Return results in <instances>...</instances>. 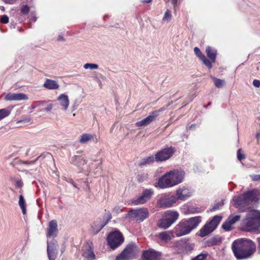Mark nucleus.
Returning a JSON list of instances; mask_svg holds the SVG:
<instances>
[{"label": "nucleus", "instance_id": "f257e3e1", "mask_svg": "<svg viewBox=\"0 0 260 260\" xmlns=\"http://www.w3.org/2000/svg\"><path fill=\"white\" fill-rule=\"evenodd\" d=\"M260 199V191L256 189L249 190L243 194L233 197V205L240 212H247L248 206Z\"/></svg>", "mask_w": 260, "mask_h": 260}, {"label": "nucleus", "instance_id": "f03ea898", "mask_svg": "<svg viewBox=\"0 0 260 260\" xmlns=\"http://www.w3.org/2000/svg\"><path fill=\"white\" fill-rule=\"evenodd\" d=\"M235 256L237 259H241L250 257L255 251V245L249 239H238L235 240L232 245Z\"/></svg>", "mask_w": 260, "mask_h": 260}, {"label": "nucleus", "instance_id": "7ed1b4c3", "mask_svg": "<svg viewBox=\"0 0 260 260\" xmlns=\"http://www.w3.org/2000/svg\"><path fill=\"white\" fill-rule=\"evenodd\" d=\"M240 228L245 232H260V212L252 210L247 213L245 217L241 221Z\"/></svg>", "mask_w": 260, "mask_h": 260}, {"label": "nucleus", "instance_id": "20e7f679", "mask_svg": "<svg viewBox=\"0 0 260 260\" xmlns=\"http://www.w3.org/2000/svg\"><path fill=\"white\" fill-rule=\"evenodd\" d=\"M184 174V172L181 170L171 171L159 179L157 185L160 188L175 186L182 182Z\"/></svg>", "mask_w": 260, "mask_h": 260}, {"label": "nucleus", "instance_id": "39448f33", "mask_svg": "<svg viewBox=\"0 0 260 260\" xmlns=\"http://www.w3.org/2000/svg\"><path fill=\"white\" fill-rule=\"evenodd\" d=\"M200 216L191 217L187 220H181L173 229V232L176 237H180L189 234L200 223Z\"/></svg>", "mask_w": 260, "mask_h": 260}, {"label": "nucleus", "instance_id": "423d86ee", "mask_svg": "<svg viewBox=\"0 0 260 260\" xmlns=\"http://www.w3.org/2000/svg\"><path fill=\"white\" fill-rule=\"evenodd\" d=\"M179 215L176 211L167 210L162 214V217L158 220L157 226L162 229H167L178 219Z\"/></svg>", "mask_w": 260, "mask_h": 260}, {"label": "nucleus", "instance_id": "0eeeda50", "mask_svg": "<svg viewBox=\"0 0 260 260\" xmlns=\"http://www.w3.org/2000/svg\"><path fill=\"white\" fill-rule=\"evenodd\" d=\"M222 217L219 215L214 216L213 218L207 222L200 230L199 236L204 237L212 233L220 223Z\"/></svg>", "mask_w": 260, "mask_h": 260}, {"label": "nucleus", "instance_id": "6e6552de", "mask_svg": "<svg viewBox=\"0 0 260 260\" xmlns=\"http://www.w3.org/2000/svg\"><path fill=\"white\" fill-rule=\"evenodd\" d=\"M136 246L132 243L127 245L123 250L116 257L115 260H130L135 257Z\"/></svg>", "mask_w": 260, "mask_h": 260}, {"label": "nucleus", "instance_id": "1a4fd4ad", "mask_svg": "<svg viewBox=\"0 0 260 260\" xmlns=\"http://www.w3.org/2000/svg\"><path fill=\"white\" fill-rule=\"evenodd\" d=\"M124 241V238L119 231L112 232L108 235L107 242L110 247L114 249L119 246Z\"/></svg>", "mask_w": 260, "mask_h": 260}, {"label": "nucleus", "instance_id": "9d476101", "mask_svg": "<svg viewBox=\"0 0 260 260\" xmlns=\"http://www.w3.org/2000/svg\"><path fill=\"white\" fill-rule=\"evenodd\" d=\"M149 215V212L146 208H139L137 209H133L130 210L126 216L132 219H136L140 222L143 221L147 218Z\"/></svg>", "mask_w": 260, "mask_h": 260}, {"label": "nucleus", "instance_id": "9b49d317", "mask_svg": "<svg viewBox=\"0 0 260 260\" xmlns=\"http://www.w3.org/2000/svg\"><path fill=\"white\" fill-rule=\"evenodd\" d=\"M175 151V148L172 146L165 147L156 153L155 160L157 162L166 161L169 159Z\"/></svg>", "mask_w": 260, "mask_h": 260}, {"label": "nucleus", "instance_id": "f8f14e48", "mask_svg": "<svg viewBox=\"0 0 260 260\" xmlns=\"http://www.w3.org/2000/svg\"><path fill=\"white\" fill-rule=\"evenodd\" d=\"M153 193L154 191L152 188L145 189L140 196L133 199L132 203L134 205L144 204L151 198Z\"/></svg>", "mask_w": 260, "mask_h": 260}, {"label": "nucleus", "instance_id": "ddd939ff", "mask_svg": "<svg viewBox=\"0 0 260 260\" xmlns=\"http://www.w3.org/2000/svg\"><path fill=\"white\" fill-rule=\"evenodd\" d=\"M165 110V108H161L157 110L151 112L147 117L137 122L136 123V125L138 127L148 125L152 122L155 121L156 118L159 115L160 113Z\"/></svg>", "mask_w": 260, "mask_h": 260}, {"label": "nucleus", "instance_id": "4468645a", "mask_svg": "<svg viewBox=\"0 0 260 260\" xmlns=\"http://www.w3.org/2000/svg\"><path fill=\"white\" fill-rule=\"evenodd\" d=\"M165 110V108H161L157 110L151 112L147 117L137 122L136 123V125L138 127L148 125L152 122L155 121L156 118L159 115L160 113Z\"/></svg>", "mask_w": 260, "mask_h": 260}, {"label": "nucleus", "instance_id": "2eb2a0df", "mask_svg": "<svg viewBox=\"0 0 260 260\" xmlns=\"http://www.w3.org/2000/svg\"><path fill=\"white\" fill-rule=\"evenodd\" d=\"M47 247V252L48 259L49 260H55L58 255V245L56 240L52 239L50 241L48 240Z\"/></svg>", "mask_w": 260, "mask_h": 260}, {"label": "nucleus", "instance_id": "dca6fc26", "mask_svg": "<svg viewBox=\"0 0 260 260\" xmlns=\"http://www.w3.org/2000/svg\"><path fill=\"white\" fill-rule=\"evenodd\" d=\"M177 199L174 195L166 194L158 201V206L160 208H169L173 206Z\"/></svg>", "mask_w": 260, "mask_h": 260}, {"label": "nucleus", "instance_id": "f3484780", "mask_svg": "<svg viewBox=\"0 0 260 260\" xmlns=\"http://www.w3.org/2000/svg\"><path fill=\"white\" fill-rule=\"evenodd\" d=\"M82 255L83 260H94L95 259V255L93 252V243L91 241L87 242L83 249Z\"/></svg>", "mask_w": 260, "mask_h": 260}, {"label": "nucleus", "instance_id": "a211bd4d", "mask_svg": "<svg viewBox=\"0 0 260 260\" xmlns=\"http://www.w3.org/2000/svg\"><path fill=\"white\" fill-rule=\"evenodd\" d=\"M161 253L153 249L144 250L142 254L143 260H160Z\"/></svg>", "mask_w": 260, "mask_h": 260}, {"label": "nucleus", "instance_id": "6ab92c4d", "mask_svg": "<svg viewBox=\"0 0 260 260\" xmlns=\"http://www.w3.org/2000/svg\"><path fill=\"white\" fill-rule=\"evenodd\" d=\"M83 152V151H77L76 154L71 158V163L78 167H81L86 164L87 161L85 158L82 156V154Z\"/></svg>", "mask_w": 260, "mask_h": 260}, {"label": "nucleus", "instance_id": "aec40b11", "mask_svg": "<svg viewBox=\"0 0 260 260\" xmlns=\"http://www.w3.org/2000/svg\"><path fill=\"white\" fill-rule=\"evenodd\" d=\"M58 233L57 223L55 220H51L47 229L46 236L48 238H55Z\"/></svg>", "mask_w": 260, "mask_h": 260}, {"label": "nucleus", "instance_id": "412c9836", "mask_svg": "<svg viewBox=\"0 0 260 260\" xmlns=\"http://www.w3.org/2000/svg\"><path fill=\"white\" fill-rule=\"evenodd\" d=\"M105 217L106 218V221H103L102 223L97 224H94V225L92 226L93 233L94 234H98L112 218L111 214L109 211H108L105 213Z\"/></svg>", "mask_w": 260, "mask_h": 260}, {"label": "nucleus", "instance_id": "4be33fe9", "mask_svg": "<svg viewBox=\"0 0 260 260\" xmlns=\"http://www.w3.org/2000/svg\"><path fill=\"white\" fill-rule=\"evenodd\" d=\"M191 196L189 189L184 187L178 188L176 191V198L177 200L185 201Z\"/></svg>", "mask_w": 260, "mask_h": 260}, {"label": "nucleus", "instance_id": "5701e85b", "mask_svg": "<svg viewBox=\"0 0 260 260\" xmlns=\"http://www.w3.org/2000/svg\"><path fill=\"white\" fill-rule=\"evenodd\" d=\"M173 234V230L166 231L158 233L156 237L161 241L168 242L174 237Z\"/></svg>", "mask_w": 260, "mask_h": 260}, {"label": "nucleus", "instance_id": "b1692460", "mask_svg": "<svg viewBox=\"0 0 260 260\" xmlns=\"http://www.w3.org/2000/svg\"><path fill=\"white\" fill-rule=\"evenodd\" d=\"M194 52L197 56L209 69H211L212 68V65L210 60L203 54H202L198 47H196L194 48Z\"/></svg>", "mask_w": 260, "mask_h": 260}, {"label": "nucleus", "instance_id": "393cba45", "mask_svg": "<svg viewBox=\"0 0 260 260\" xmlns=\"http://www.w3.org/2000/svg\"><path fill=\"white\" fill-rule=\"evenodd\" d=\"M28 99L27 96L24 93H9L6 94L5 100L6 101H21Z\"/></svg>", "mask_w": 260, "mask_h": 260}, {"label": "nucleus", "instance_id": "a878e982", "mask_svg": "<svg viewBox=\"0 0 260 260\" xmlns=\"http://www.w3.org/2000/svg\"><path fill=\"white\" fill-rule=\"evenodd\" d=\"M57 101L61 109L64 111H66L69 106V99L67 95L65 94H60L57 98Z\"/></svg>", "mask_w": 260, "mask_h": 260}, {"label": "nucleus", "instance_id": "bb28decb", "mask_svg": "<svg viewBox=\"0 0 260 260\" xmlns=\"http://www.w3.org/2000/svg\"><path fill=\"white\" fill-rule=\"evenodd\" d=\"M97 141V138L95 134L85 133L80 136L79 142L81 144H86L92 141Z\"/></svg>", "mask_w": 260, "mask_h": 260}, {"label": "nucleus", "instance_id": "cd10ccee", "mask_svg": "<svg viewBox=\"0 0 260 260\" xmlns=\"http://www.w3.org/2000/svg\"><path fill=\"white\" fill-rule=\"evenodd\" d=\"M43 86L49 90L58 89L59 87V85L56 81L50 79H46Z\"/></svg>", "mask_w": 260, "mask_h": 260}, {"label": "nucleus", "instance_id": "c85d7f7f", "mask_svg": "<svg viewBox=\"0 0 260 260\" xmlns=\"http://www.w3.org/2000/svg\"><path fill=\"white\" fill-rule=\"evenodd\" d=\"M206 52L207 55V56L209 57V58L210 60V62L212 63V62L214 63L215 62L216 55H217V51L215 49L208 46L206 48Z\"/></svg>", "mask_w": 260, "mask_h": 260}, {"label": "nucleus", "instance_id": "c756f323", "mask_svg": "<svg viewBox=\"0 0 260 260\" xmlns=\"http://www.w3.org/2000/svg\"><path fill=\"white\" fill-rule=\"evenodd\" d=\"M178 244L181 246L186 252H190L194 248V244L189 243L186 239L180 240Z\"/></svg>", "mask_w": 260, "mask_h": 260}, {"label": "nucleus", "instance_id": "7c9ffc66", "mask_svg": "<svg viewBox=\"0 0 260 260\" xmlns=\"http://www.w3.org/2000/svg\"><path fill=\"white\" fill-rule=\"evenodd\" d=\"M221 242V239L217 236L211 238L207 241V245L208 246H213L217 245Z\"/></svg>", "mask_w": 260, "mask_h": 260}, {"label": "nucleus", "instance_id": "2f4dec72", "mask_svg": "<svg viewBox=\"0 0 260 260\" xmlns=\"http://www.w3.org/2000/svg\"><path fill=\"white\" fill-rule=\"evenodd\" d=\"M155 160V157L153 156H149L146 158H144L141 160L140 161L139 165L140 166H146L147 165H150L154 162Z\"/></svg>", "mask_w": 260, "mask_h": 260}, {"label": "nucleus", "instance_id": "473e14b6", "mask_svg": "<svg viewBox=\"0 0 260 260\" xmlns=\"http://www.w3.org/2000/svg\"><path fill=\"white\" fill-rule=\"evenodd\" d=\"M19 205L22 210L23 214H25L26 212V203L24 197L21 194L19 196Z\"/></svg>", "mask_w": 260, "mask_h": 260}, {"label": "nucleus", "instance_id": "72a5a7b5", "mask_svg": "<svg viewBox=\"0 0 260 260\" xmlns=\"http://www.w3.org/2000/svg\"><path fill=\"white\" fill-rule=\"evenodd\" d=\"M12 111V108L8 107L0 109V120L8 116Z\"/></svg>", "mask_w": 260, "mask_h": 260}, {"label": "nucleus", "instance_id": "f704fd0d", "mask_svg": "<svg viewBox=\"0 0 260 260\" xmlns=\"http://www.w3.org/2000/svg\"><path fill=\"white\" fill-rule=\"evenodd\" d=\"M222 228L226 231H230L233 228V224L228 219L223 223Z\"/></svg>", "mask_w": 260, "mask_h": 260}, {"label": "nucleus", "instance_id": "c9c22d12", "mask_svg": "<svg viewBox=\"0 0 260 260\" xmlns=\"http://www.w3.org/2000/svg\"><path fill=\"white\" fill-rule=\"evenodd\" d=\"M172 15L171 11H170L169 10H167L166 11V12L164 14V16L163 17L162 21L170 22L172 19Z\"/></svg>", "mask_w": 260, "mask_h": 260}, {"label": "nucleus", "instance_id": "e433bc0d", "mask_svg": "<svg viewBox=\"0 0 260 260\" xmlns=\"http://www.w3.org/2000/svg\"><path fill=\"white\" fill-rule=\"evenodd\" d=\"M83 68L85 69L94 70L99 68V66L95 63H87L84 64Z\"/></svg>", "mask_w": 260, "mask_h": 260}, {"label": "nucleus", "instance_id": "4c0bfd02", "mask_svg": "<svg viewBox=\"0 0 260 260\" xmlns=\"http://www.w3.org/2000/svg\"><path fill=\"white\" fill-rule=\"evenodd\" d=\"M240 219V215H236L234 216H230L229 218L227 219L233 225L235 222L239 220Z\"/></svg>", "mask_w": 260, "mask_h": 260}, {"label": "nucleus", "instance_id": "58836bf2", "mask_svg": "<svg viewBox=\"0 0 260 260\" xmlns=\"http://www.w3.org/2000/svg\"><path fill=\"white\" fill-rule=\"evenodd\" d=\"M213 79L214 81V83H215V85L216 86V87H217L218 88H220L222 86L223 83L224 82L223 80H221L220 79H218L215 77H213Z\"/></svg>", "mask_w": 260, "mask_h": 260}, {"label": "nucleus", "instance_id": "ea45409f", "mask_svg": "<svg viewBox=\"0 0 260 260\" xmlns=\"http://www.w3.org/2000/svg\"><path fill=\"white\" fill-rule=\"evenodd\" d=\"M207 256V253H201L191 260H205Z\"/></svg>", "mask_w": 260, "mask_h": 260}, {"label": "nucleus", "instance_id": "a19ab883", "mask_svg": "<svg viewBox=\"0 0 260 260\" xmlns=\"http://www.w3.org/2000/svg\"><path fill=\"white\" fill-rule=\"evenodd\" d=\"M40 157V156L38 157L37 158L34 160V161H22V160H20L19 161V164L20 165H34L37 161V160L39 159V158Z\"/></svg>", "mask_w": 260, "mask_h": 260}, {"label": "nucleus", "instance_id": "79ce46f5", "mask_svg": "<svg viewBox=\"0 0 260 260\" xmlns=\"http://www.w3.org/2000/svg\"><path fill=\"white\" fill-rule=\"evenodd\" d=\"M29 7L25 5H23L21 10H20V11H21V13L22 14H23V15H26L28 13L29 11Z\"/></svg>", "mask_w": 260, "mask_h": 260}, {"label": "nucleus", "instance_id": "37998d69", "mask_svg": "<svg viewBox=\"0 0 260 260\" xmlns=\"http://www.w3.org/2000/svg\"><path fill=\"white\" fill-rule=\"evenodd\" d=\"M223 203L222 202H219L216 204H215L213 207L210 209L211 211H214L216 210L219 209L222 206Z\"/></svg>", "mask_w": 260, "mask_h": 260}, {"label": "nucleus", "instance_id": "c03bdc74", "mask_svg": "<svg viewBox=\"0 0 260 260\" xmlns=\"http://www.w3.org/2000/svg\"><path fill=\"white\" fill-rule=\"evenodd\" d=\"M147 178V175L146 174H143L141 175H138L137 176L138 181L139 182H141L146 180Z\"/></svg>", "mask_w": 260, "mask_h": 260}, {"label": "nucleus", "instance_id": "a18cd8bd", "mask_svg": "<svg viewBox=\"0 0 260 260\" xmlns=\"http://www.w3.org/2000/svg\"><path fill=\"white\" fill-rule=\"evenodd\" d=\"M112 211L116 214H118L122 212L123 211V209L120 206H116L113 209Z\"/></svg>", "mask_w": 260, "mask_h": 260}, {"label": "nucleus", "instance_id": "49530a36", "mask_svg": "<svg viewBox=\"0 0 260 260\" xmlns=\"http://www.w3.org/2000/svg\"><path fill=\"white\" fill-rule=\"evenodd\" d=\"M1 22L4 24H7L9 22V17L6 15H4L1 18Z\"/></svg>", "mask_w": 260, "mask_h": 260}, {"label": "nucleus", "instance_id": "de8ad7c7", "mask_svg": "<svg viewBox=\"0 0 260 260\" xmlns=\"http://www.w3.org/2000/svg\"><path fill=\"white\" fill-rule=\"evenodd\" d=\"M237 157L239 160H241L245 158V155L241 153V150L239 149L237 151Z\"/></svg>", "mask_w": 260, "mask_h": 260}, {"label": "nucleus", "instance_id": "09e8293b", "mask_svg": "<svg viewBox=\"0 0 260 260\" xmlns=\"http://www.w3.org/2000/svg\"><path fill=\"white\" fill-rule=\"evenodd\" d=\"M251 179L254 181L260 180V175H253L251 176Z\"/></svg>", "mask_w": 260, "mask_h": 260}, {"label": "nucleus", "instance_id": "8fccbe9b", "mask_svg": "<svg viewBox=\"0 0 260 260\" xmlns=\"http://www.w3.org/2000/svg\"><path fill=\"white\" fill-rule=\"evenodd\" d=\"M53 104L50 103V104H48L47 107L44 109V111H46V112H49L53 108Z\"/></svg>", "mask_w": 260, "mask_h": 260}, {"label": "nucleus", "instance_id": "3c124183", "mask_svg": "<svg viewBox=\"0 0 260 260\" xmlns=\"http://www.w3.org/2000/svg\"><path fill=\"white\" fill-rule=\"evenodd\" d=\"M253 85L255 87H260V81L258 80L255 79L253 81Z\"/></svg>", "mask_w": 260, "mask_h": 260}, {"label": "nucleus", "instance_id": "603ef678", "mask_svg": "<svg viewBox=\"0 0 260 260\" xmlns=\"http://www.w3.org/2000/svg\"><path fill=\"white\" fill-rule=\"evenodd\" d=\"M5 3L12 5L15 3L17 0H2Z\"/></svg>", "mask_w": 260, "mask_h": 260}, {"label": "nucleus", "instance_id": "864d4df0", "mask_svg": "<svg viewBox=\"0 0 260 260\" xmlns=\"http://www.w3.org/2000/svg\"><path fill=\"white\" fill-rule=\"evenodd\" d=\"M16 186L17 187L21 188L23 186V182L21 180H17L16 182Z\"/></svg>", "mask_w": 260, "mask_h": 260}, {"label": "nucleus", "instance_id": "5fc2aeb1", "mask_svg": "<svg viewBox=\"0 0 260 260\" xmlns=\"http://www.w3.org/2000/svg\"><path fill=\"white\" fill-rule=\"evenodd\" d=\"M58 41H64V39L62 35H59L57 37Z\"/></svg>", "mask_w": 260, "mask_h": 260}, {"label": "nucleus", "instance_id": "6e6d98bb", "mask_svg": "<svg viewBox=\"0 0 260 260\" xmlns=\"http://www.w3.org/2000/svg\"><path fill=\"white\" fill-rule=\"evenodd\" d=\"M171 3L174 5V6L175 7L177 3V0H171Z\"/></svg>", "mask_w": 260, "mask_h": 260}, {"label": "nucleus", "instance_id": "4d7b16f0", "mask_svg": "<svg viewBox=\"0 0 260 260\" xmlns=\"http://www.w3.org/2000/svg\"><path fill=\"white\" fill-rule=\"evenodd\" d=\"M257 241H258V251H259V252L260 253V238H257Z\"/></svg>", "mask_w": 260, "mask_h": 260}, {"label": "nucleus", "instance_id": "13d9d810", "mask_svg": "<svg viewBox=\"0 0 260 260\" xmlns=\"http://www.w3.org/2000/svg\"><path fill=\"white\" fill-rule=\"evenodd\" d=\"M152 1V0H141V2L142 3H149Z\"/></svg>", "mask_w": 260, "mask_h": 260}, {"label": "nucleus", "instance_id": "bf43d9fd", "mask_svg": "<svg viewBox=\"0 0 260 260\" xmlns=\"http://www.w3.org/2000/svg\"><path fill=\"white\" fill-rule=\"evenodd\" d=\"M256 138L257 139V140H259L260 139V133H257L256 134Z\"/></svg>", "mask_w": 260, "mask_h": 260}, {"label": "nucleus", "instance_id": "052dcab7", "mask_svg": "<svg viewBox=\"0 0 260 260\" xmlns=\"http://www.w3.org/2000/svg\"><path fill=\"white\" fill-rule=\"evenodd\" d=\"M30 119H28V120H20V121H18L17 122V123H20V122H24V121H30Z\"/></svg>", "mask_w": 260, "mask_h": 260}, {"label": "nucleus", "instance_id": "680f3d73", "mask_svg": "<svg viewBox=\"0 0 260 260\" xmlns=\"http://www.w3.org/2000/svg\"><path fill=\"white\" fill-rule=\"evenodd\" d=\"M196 126V124H191L189 127V129H191L192 128H194Z\"/></svg>", "mask_w": 260, "mask_h": 260}, {"label": "nucleus", "instance_id": "e2e57ef3", "mask_svg": "<svg viewBox=\"0 0 260 260\" xmlns=\"http://www.w3.org/2000/svg\"><path fill=\"white\" fill-rule=\"evenodd\" d=\"M0 10H2V11H5V8L4 6H0Z\"/></svg>", "mask_w": 260, "mask_h": 260}, {"label": "nucleus", "instance_id": "0e129e2a", "mask_svg": "<svg viewBox=\"0 0 260 260\" xmlns=\"http://www.w3.org/2000/svg\"><path fill=\"white\" fill-rule=\"evenodd\" d=\"M45 103H46L45 101H42V102H41V104L40 105H44Z\"/></svg>", "mask_w": 260, "mask_h": 260}, {"label": "nucleus", "instance_id": "69168bd1", "mask_svg": "<svg viewBox=\"0 0 260 260\" xmlns=\"http://www.w3.org/2000/svg\"><path fill=\"white\" fill-rule=\"evenodd\" d=\"M72 183V184H73V186L75 188H77V186L72 181L71 182Z\"/></svg>", "mask_w": 260, "mask_h": 260}, {"label": "nucleus", "instance_id": "338daca9", "mask_svg": "<svg viewBox=\"0 0 260 260\" xmlns=\"http://www.w3.org/2000/svg\"><path fill=\"white\" fill-rule=\"evenodd\" d=\"M64 248H62L61 250V254L64 252Z\"/></svg>", "mask_w": 260, "mask_h": 260}, {"label": "nucleus", "instance_id": "774afa93", "mask_svg": "<svg viewBox=\"0 0 260 260\" xmlns=\"http://www.w3.org/2000/svg\"><path fill=\"white\" fill-rule=\"evenodd\" d=\"M37 20V18L35 16L33 19V21L35 22Z\"/></svg>", "mask_w": 260, "mask_h": 260}]
</instances>
